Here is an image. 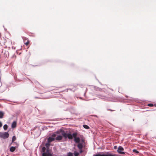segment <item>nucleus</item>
<instances>
[{
  "label": "nucleus",
  "mask_w": 156,
  "mask_h": 156,
  "mask_svg": "<svg viewBox=\"0 0 156 156\" xmlns=\"http://www.w3.org/2000/svg\"><path fill=\"white\" fill-rule=\"evenodd\" d=\"M61 134L65 139L68 138L69 139H72L71 134L70 133H66L62 131Z\"/></svg>",
  "instance_id": "f257e3e1"
},
{
  "label": "nucleus",
  "mask_w": 156,
  "mask_h": 156,
  "mask_svg": "<svg viewBox=\"0 0 156 156\" xmlns=\"http://www.w3.org/2000/svg\"><path fill=\"white\" fill-rule=\"evenodd\" d=\"M9 134L8 132H0V137L5 139L8 138L9 136Z\"/></svg>",
  "instance_id": "f03ea898"
},
{
  "label": "nucleus",
  "mask_w": 156,
  "mask_h": 156,
  "mask_svg": "<svg viewBox=\"0 0 156 156\" xmlns=\"http://www.w3.org/2000/svg\"><path fill=\"white\" fill-rule=\"evenodd\" d=\"M93 156H115L112 155V154L108 153L106 154H98Z\"/></svg>",
  "instance_id": "7ed1b4c3"
},
{
  "label": "nucleus",
  "mask_w": 156,
  "mask_h": 156,
  "mask_svg": "<svg viewBox=\"0 0 156 156\" xmlns=\"http://www.w3.org/2000/svg\"><path fill=\"white\" fill-rule=\"evenodd\" d=\"M124 151L123 148L122 147L119 146L118 147L117 151L120 154H124L125 152H124L122 151Z\"/></svg>",
  "instance_id": "20e7f679"
},
{
  "label": "nucleus",
  "mask_w": 156,
  "mask_h": 156,
  "mask_svg": "<svg viewBox=\"0 0 156 156\" xmlns=\"http://www.w3.org/2000/svg\"><path fill=\"white\" fill-rule=\"evenodd\" d=\"M17 147V146H12L10 147V151L11 152H14L16 148Z\"/></svg>",
  "instance_id": "39448f33"
},
{
  "label": "nucleus",
  "mask_w": 156,
  "mask_h": 156,
  "mask_svg": "<svg viewBox=\"0 0 156 156\" xmlns=\"http://www.w3.org/2000/svg\"><path fill=\"white\" fill-rule=\"evenodd\" d=\"M55 140V138L50 136L48 139V141L49 143H50L53 141H54Z\"/></svg>",
  "instance_id": "423d86ee"
},
{
  "label": "nucleus",
  "mask_w": 156,
  "mask_h": 156,
  "mask_svg": "<svg viewBox=\"0 0 156 156\" xmlns=\"http://www.w3.org/2000/svg\"><path fill=\"white\" fill-rule=\"evenodd\" d=\"M74 141L76 143H79L80 141V138L78 137H76L74 138Z\"/></svg>",
  "instance_id": "0eeeda50"
},
{
  "label": "nucleus",
  "mask_w": 156,
  "mask_h": 156,
  "mask_svg": "<svg viewBox=\"0 0 156 156\" xmlns=\"http://www.w3.org/2000/svg\"><path fill=\"white\" fill-rule=\"evenodd\" d=\"M16 126V122L14 121L12 123L11 125V127L12 128H14Z\"/></svg>",
  "instance_id": "6e6552de"
},
{
  "label": "nucleus",
  "mask_w": 156,
  "mask_h": 156,
  "mask_svg": "<svg viewBox=\"0 0 156 156\" xmlns=\"http://www.w3.org/2000/svg\"><path fill=\"white\" fill-rule=\"evenodd\" d=\"M94 90H96L99 91H103V90L102 89L98 87H96L94 86Z\"/></svg>",
  "instance_id": "1a4fd4ad"
},
{
  "label": "nucleus",
  "mask_w": 156,
  "mask_h": 156,
  "mask_svg": "<svg viewBox=\"0 0 156 156\" xmlns=\"http://www.w3.org/2000/svg\"><path fill=\"white\" fill-rule=\"evenodd\" d=\"M62 138V136L59 135L56 137V140H61Z\"/></svg>",
  "instance_id": "9d476101"
},
{
  "label": "nucleus",
  "mask_w": 156,
  "mask_h": 156,
  "mask_svg": "<svg viewBox=\"0 0 156 156\" xmlns=\"http://www.w3.org/2000/svg\"><path fill=\"white\" fill-rule=\"evenodd\" d=\"M77 147L79 149H82L83 145L82 143H79L77 145Z\"/></svg>",
  "instance_id": "9b49d317"
},
{
  "label": "nucleus",
  "mask_w": 156,
  "mask_h": 156,
  "mask_svg": "<svg viewBox=\"0 0 156 156\" xmlns=\"http://www.w3.org/2000/svg\"><path fill=\"white\" fill-rule=\"evenodd\" d=\"M77 135V133L76 132L73 133L72 134H71L72 139H73V138H75L76 137Z\"/></svg>",
  "instance_id": "f8f14e48"
},
{
  "label": "nucleus",
  "mask_w": 156,
  "mask_h": 156,
  "mask_svg": "<svg viewBox=\"0 0 156 156\" xmlns=\"http://www.w3.org/2000/svg\"><path fill=\"white\" fill-rule=\"evenodd\" d=\"M11 145H13L14 146H17L18 147V144L16 142H12L10 144V146Z\"/></svg>",
  "instance_id": "ddd939ff"
},
{
  "label": "nucleus",
  "mask_w": 156,
  "mask_h": 156,
  "mask_svg": "<svg viewBox=\"0 0 156 156\" xmlns=\"http://www.w3.org/2000/svg\"><path fill=\"white\" fill-rule=\"evenodd\" d=\"M49 143H49L48 142V143H47L45 144V146L46 147V148H47V149H49V148L50 146V144Z\"/></svg>",
  "instance_id": "4468645a"
},
{
  "label": "nucleus",
  "mask_w": 156,
  "mask_h": 156,
  "mask_svg": "<svg viewBox=\"0 0 156 156\" xmlns=\"http://www.w3.org/2000/svg\"><path fill=\"white\" fill-rule=\"evenodd\" d=\"M4 116V113L2 111H0V119L3 118Z\"/></svg>",
  "instance_id": "2eb2a0df"
},
{
  "label": "nucleus",
  "mask_w": 156,
  "mask_h": 156,
  "mask_svg": "<svg viewBox=\"0 0 156 156\" xmlns=\"http://www.w3.org/2000/svg\"><path fill=\"white\" fill-rule=\"evenodd\" d=\"M3 87L2 86H1L0 87V92L1 93L4 92L5 90V88L3 89Z\"/></svg>",
  "instance_id": "dca6fc26"
},
{
  "label": "nucleus",
  "mask_w": 156,
  "mask_h": 156,
  "mask_svg": "<svg viewBox=\"0 0 156 156\" xmlns=\"http://www.w3.org/2000/svg\"><path fill=\"white\" fill-rule=\"evenodd\" d=\"M74 154L75 156H78L79 154V153L77 151H75L74 152Z\"/></svg>",
  "instance_id": "f3484780"
},
{
  "label": "nucleus",
  "mask_w": 156,
  "mask_h": 156,
  "mask_svg": "<svg viewBox=\"0 0 156 156\" xmlns=\"http://www.w3.org/2000/svg\"><path fill=\"white\" fill-rule=\"evenodd\" d=\"M8 128V125L7 124H5L3 126V129L5 130H6Z\"/></svg>",
  "instance_id": "a211bd4d"
},
{
  "label": "nucleus",
  "mask_w": 156,
  "mask_h": 156,
  "mask_svg": "<svg viewBox=\"0 0 156 156\" xmlns=\"http://www.w3.org/2000/svg\"><path fill=\"white\" fill-rule=\"evenodd\" d=\"M16 137L15 136H12V142H13L14 141L16 140Z\"/></svg>",
  "instance_id": "6ab92c4d"
},
{
  "label": "nucleus",
  "mask_w": 156,
  "mask_h": 156,
  "mask_svg": "<svg viewBox=\"0 0 156 156\" xmlns=\"http://www.w3.org/2000/svg\"><path fill=\"white\" fill-rule=\"evenodd\" d=\"M46 148L45 147H44L42 148V152L43 153H44V152H46Z\"/></svg>",
  "instance_id": "aec40b11"
},
{
  "label": "nucleus",
  "mask_w": 156,
  "mask_h": 156,
  "mask_svg": "<svg viewBox=\"0 0 156 156\" xmlns=\"http://www.w3.org/2000/svg\"><path fill=\"white\" fill-rule=\"evenodd\" d=\"M83 127L84 128H85L86 129H88L89 128L88 126L87 125H83Z\"/></svg>",
  "instance_id": "412c9836"
},
{
  "label": "nucleus",
  "mask_w": 156,
  "mask_h": 156,
  "mask_svg": "<svg viewBox=\"0 0 156 156\" xmlns=\"http://www.w3.org/2000/svg\"><path fill=\"white\" fill-rule=\"evenodd\" d=\"M133 151L134 152H135V153H136V154H138L139 153V152L136 150V149H134L133 150Z\"/></svg>",
  "instance_id": "4be33fe9"
},
{
  "label": "nucleus",
  "mask_w": 156,
  "mask_h": 156,
  "mask_svg": "<svg viewBox=\"0 0 156 156\" xmlns=\"http://www.w3.org/2000/svg\"><path fill=\"white\" fill-rule=\"evenodd\" d=\"M67 156H73V153L71 152H69Z\"/></svg>",
  "instance_id": "5701e85b"
},
{
  "label": "nucleus",
  "mask_w": 156,
  "mask_h": 156,
  "mask_svg": "<svg viewBox=\"0 0 156 156\" xmlns=\"http://www.w3.org/2000/svg\"><path fill=\"white\" fill-rule=\"evenodd\" d=\"M147 106L150 107H153V106L154 105L150 103L147 105Z\"/></svg>",
  "instance_id": "b1692460"
},
{
  "label": "nucleus",
  "mask_w": 156,
  "mask_h": 156,
  "mask_svg": "<svg viewBox=\"0 0 156 156\" xmlns=\"http://www.w3.org/2000/svg\"><path fill=\"white\" fill-rule=\"evenodd\" d=\"M98 95V96H100V97H99V98H102V99H105V97L103 96H100V95Z\"/></svg>",
  "instance_id": "393cba45"
},
{
  "label": "nucleus",
  "mask_w": 156,
  "mask_h": 156,
  "mask_svg": "<svg viewBox=\"0 0 156 156\" xmlns=\"http://www.w3.org/2000/svg\"><path fill=\"white\" fill-rule=\"evenodd\" d=\"M56 136V135L55 134H53L51 136L52 137L54 138V137H55Z\"/></svg>",
  "instance_id": "a878e982"
},
{
  "label": "nucleus",
  "mask_w": 156,
  "mask_h": 156,
  "mask_svg": "<svg viewBox=\"0 0 156 156\" xmlns=\"http://www.w3.org/2000/svg\"><path fill=\"white\" fill-rule=\"evenodd\" d=\"M2 123L0 121V128L2 126Z\"/></svg>",
  "instance_id": "bb28decb"
},
{
  "label": "nucleus",
  "mask_w": 156,
  "mask_h": 156,
  "mask_svg": "<svg viewBox=\"0 0 156 156\" xmlns=\"http://www.w3.org/2000/svg\"><path fill=\"white\" fill-rule=\"evenodd\" d=\"M80 153H82L83 152V151H82V149H80Z\"/></svg>",
  "instance_id": "cd10ccee"
},
{
  "label": "nucleus",
  "mask_w": 156,
  "mask_h": 156,
  "mask_svg": "<svg viewBox=\"0 0 156 156\" xmlns=\"http://www.w3.org/2000/svg\"><path fill=\"white\" fill-rule=\"evenodd\" d=\"M29 42L27 41V42H26V45H27L29 44Z\"/></svg>",
  "instance_id": "c85d7f7f"
},
{
  "label": "nucleus",
  "mask_w": 156,
  "mask_h": 156,
  "mask_svg": "<svg viewBox=\"0 0 156 156\" xmlns=\"http://www.w3.org/2000/svg\"><path fill=\"white\" fill-rule=\"evenodd\" d=\"M117 147L116 146H115L114 147V149H116L117 148Z\"/></svg>",
  "instance_id": "c756f323"
},
{
  "label": "nucleus",
  "mask_w": 156,
  "mask_h": 156,
  "mask_svg": "<svg viewBox=\"0 0 156 156\" xmlns=\"http://www.w3.org/2000/svg\"><path fill=\"white\" fill-rule=\"evenodd\" d=\"M35 98H40L38 97H35Z\"/></svg>",
  "instance_id": "7c9ffc66"
},
{
  "label": "nucleus",
  "mask_w": 156,
  "mask_h": 156,
  "mask_svg": "<svg viewBox=\"0 0 156 156\" xmlns=\"http://www.w3.org/2000/svg\"><path fill=\"white\" fill-rule=\"evenodd\" d=\"M108 100L109 101H112V100H111L110 99H108Z\"/></svg>",
  "instance_id": "2f4dec72"
},
{
  "label": "nucleus",
  "mask_w": 156,
  "mask_h": 156,
  "mask_svg": "<svg viewBox=\"0 0 156 156\" xmlns=\"http://www.w3.org/2000/svg\"><path fill=\"white\" fill-rule=\"evenodd\" d=\"M126 98H128V96H126Z\"/></svg>",
  "instance_id": "473e14b6"
},
{
  "label": "nucleus",
  "mask_w": 156,
  "mask_h": 156,
  "mask_svg": "<svg viewBox=\"0 0 156 156\" xmlns=\"http://www.w3.org/2000/svg\"><path fill=\"white\" fill-rule=\"evenodd\" d=\"M56 133H58V131L56 132Z\"/></svg>",
  "instance_id": "72a5a7b5"
},
{
  "label": "nucleus",
  "mask_w": 156,
  "mask_h": 156,
  "mask_svg": "<svg viewBox=\"0 0 156 156\" xmlns=\"http://www.w3.org/2000/svg\"><path fill=\"white\" fill-rule=\"evenodd\" d=\"M85 93L84 94V96H85Z\"/></svg>",
  "instance_id": "f704fd0d"
},
{
  "label": "nucleus",
  "mask_w": 156,
  "mask_h": 156,
  "mask_svg": "<svg viewBox=\"0 0 156 156\" xmlns=\"http://www.w3.org/2000/svg\"><path fill=\"white\" fill-rule=\"evenodd\" d=\"M155 138H156V137H155Z\"/></svg>",
  "instance_id": "c9c22d12"
}]
</instances>
